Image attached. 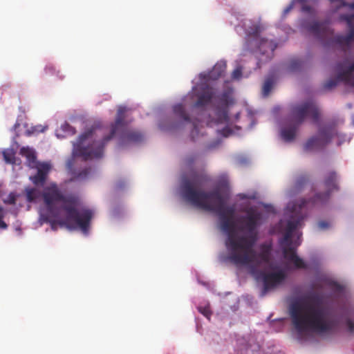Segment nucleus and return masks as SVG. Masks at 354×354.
Here are the masks:
<instances>
[{"label":"nucleus","mask_w":354,"mask_h":354,"mask_svg":"<svg viewBox=\"0 0 354 354\" xmlns=\"http://www.w3.org/2000/svg\"><path fill=\"white\" fill-rule=\"evenodd\" d=\"M209 180V177L203 174H196L190 178L184 180L181 186L182 196L194 206L214 212L218 216L221 228L227 235L225 246L229 252L228 260L236 266H246L252 261L259 264L270 261L271 245L261 244L259 253L254 250L257 241L256 229L261 218V214L250 209L244 218L245 225L240 227V230H246L249 234L237 236L234 221L236 212L234 205H225V200L218 189L211 192L201 189Z\"/></svg>","instance_id":"f257e3e1"},{"label":"nucleus","mask_w":354,"mask_h":354,"mask_svg":"<svg viewBox=\"0 0 354 354\" xmlns=\"http://www.w3.org/2000/svg\"><path fill=\"white\" fill-rule=\"evenodd\" d=\"M302 65V62L299 59H293L292 60L290 66V69L292 71H296L299 69Z\"/></svg>","instance_id":"c85d7f7f"},{"label":"nucleus","mask_w":354,"mask_h":354,"mask_svg":"<svg viewBox=\"0 0 354 354\" xmlns=\"http://www.w3.org/2000/svg\"><path fill=\"white\" fill-rule=\"evenodd\" d=\"M261 28L257 25H253L246 30V47L254 53L259 52L263 57L259 58V62H268L273 56L277 44L272 40H268L260 37Z\"/></svg>","instance_id":"423d86ee"},{"label":"nucleus","mask_w":354,"mask_h":354,"mask_svg":"<svg viewBox=\"0 0 354 354\" xmlns=\"http://www.w3.org/2000/svg\"><path fill=\"white\" fill-rule=\"evenodd\" d=\"M174 113L185 122H190L189 115L186 113L185 107L182 104H176L174 106Z\"/></svg>","instance_id":"412c9836"},{"label":"nucleus","mask_w":354,"mask_h":354,"mask_svg":"<svg viewBox=\"0 0 354 354\" xmlns=\"http://www.w3.org/2000/svg\"><path fill=\"white\" fill-rule=\"evenodd\" d=\"M324 185L326 191L324 193H317L313 198H301L295 203H290L287 206V210L291 213L290 218L288 221V230L285 239H290L291 233L297 227L301 226L304 219L306 217V211L319 204L326 203L333 192L338 191L337 174L334 171H328L324 178Z\"/></svg>","instance_id":"39448f33"},{"label":"nucleus","mask_w":354,"mask_h":354,"mask_svg":"<svg viewBox=\"0 0 354 354\" xmlns=\"http://www.w3.org/2000/svg\"><path fill=\"white\" fill-rule=\"evenodd\" d=\"M45 71L47 74H53L55 71V68L53 66L48 65L45 68Z\"/></svg>","instance_id":"e433bc0d"},{"label":"nucleus","mask_w":354,"mask_h":354,"mask_svg":"<svg viewBox=\"0 0 354 354\" xmlns=\"http://www.w3.org/2000/svg\"><path fill=\"white\" fill-rule=\"evenodd\" d=\"M339 82H344L346 84L352 86L351 84L347 83L345 80H340L337 75V78L330 79L328 81H326L324 86L326 89L329 90L335 87Z\"/></svg>","instance_id":"5701e85b"},{"label":"nucleus","mask_w":354,"mask_h":354,"mask_svg":"<svg viewBox=\"0 0 354 354\" xmlns=\"http://www.w3.org/2000/svg\"><path fill=\"white\" fill-rule=\"evenodd\" d=\"M201 93L198 95V100L194 104V107H203L210 103L214 93L212 88L208 85H202L200 87Z\"/></svg>","instance_id":"ddd939ff"},{"label":"nucleus","mask_w":354,"mask_h":354,"mask_svg":"<svg viewBox=\"0 0 354 354\" xmlns=\"http://www.w3.org/2000/svg\"><path fill=\"white\" fill-rule=\"evenodd\" d=\"M198 310L201 313L205 315L206 317L209 318L211 315V312L209 310V307H198Z\"/></svg>","instance_id":"473e14b6"},{"label":"nucleus","mask_w":354,"mask_h":354,"mask_svg":"<svg viewBox=\"0 0 354 354\" xmlns=\"http://www.w3.org/2000/svg\"><path fill=\"white\" fill-rule=\"evenodd\" d=\"M320 112L317 104L312 100L304 102L301 104L293 105L291 107V121L300 125L308 117L312 118L315 122L319 119Z\"/></svg>","instance_id":"1a4fd4ad"},{"label":"nucleus","mask_w":354,"mask_h":354,"mask_svg":"<svg viewBox=\"0 0 354 354\" xmlns=\"http://www.w3.org/2000/svg\"><path fill=\"white\" fill-rule=\"evenodd\" d=\"M299 125L294 123L293 125L290 127H284L281 132L282 138L286 142H290L293 140L296 136L297 128Z\"/></svg>","instance_id":"a211bd4d"},{"label":"nucleus","mask_w":354,"mask_h":354,"mask_svg":"<svg viewBox=\"0 0 354 354\" xmlns=\"http://www.w3.org/2000/svg\"><path fill=\"white\" fill-rule=\"evenodd\" d=\"M16 201L17 195L15 193L11 192L7 198L4 199V203L9 205H15L16 203Z\"/></svg>","instance_id":"cd10ccee"},{"label":"nucleus","mask_w":354,"mask_h":354,"mask_svg":"<svg viewBox=\"0 0 354 354\" xmlns=\"http://www.w3.org/2000/svg\"><path fill=\"white\" fill-rule=\"evenodd\" d=\"M304 303L294 302L290 313L292 324L300 334H328L337 326V322L330 310L323 306V297L312 292L306 297Z\"/></svg>","instance_id":"7ed1b4c3"},{"label":"nucleus","mask_w":354,"mask_h":354,"mask_svg":"<svg viewBox=\"0 0 354 354\" xmlns=\"http://www.w3.org/2000/svg\"><path fill=\"white\" fill-rule=\"evenodd\" d=\"M61 129L67 135H74L76 133L75 128L67 122H64L63 124H62Z\"/></svg>","instance_id":"b1692460"},{"label":"nucleus","mask_w":354,"mask_h":354,"mask_svg":"<svg viewBox=\"0 0 354 354\" xmlns=\"http://www.w3.org/2000/svg\"><path fill=\"white\" fill-rule=\"evenodd\" d=\"M41 127H39L40 128ZM46 128H41V129H39V127H37V129L36 131H39V132H44V130H45Z\"/></svg>","instance_id":"a19ab883"},{"label":"nucleus","mask_w":354,"mask_h":354,"mask_svg":"<svg viewBox=\"0 0 354 354\" xmlns=\"http://www.w3.org/2000/svg\"><path fill=\"white\" fill-rule=\"evenodd\" d=\"M342 7H348L350 9H352V10H354V2H352V3H348V2H346L344 0L342 1V3L339 4V6H338L335 9V12H337L340 8Z\"/></svg>","instance_id":"2f4dec72"},{"label":"nucleus","mask_w":354,"mask_h":354,"mask_svg":"<svg viewBox=\"0 0 354 354\" xmlns=\"http://www.w3.org/2000/svg\"><path fill=\"white\" fill-rule=\"evenodd\" d=\"M198 126L197 124L194 122H193V129L191 132V136L193 140H194L195 135H198Z\"/></svg>","instance_id":"f704fd0d"},{"label":"nucleus","mask_w":354,"mask_h":354,"mask_svg":"<svg viewBox=\"0 0 354 354\" xmlns=\"http://www.w3.org/2000/svg\"><path fill=\"white\" fill-rule=\"evenodd\" d=\"M292 8V4H290L288 6H287L284 10H283V13L284 15H286L288 14Z\"/></svg>","instance_id":"58836bf2"},{"label":"nucleus","mask_w":354,"mask_h":354,"mask_svg":"<svg viewBox=\"0 0 354 354\" xmlns=\"http://www.w3.org/2000/svg\"><path fill=\"white\" fill-rule=\"evenodd\" d=\"M341 69H342V66H341V64H338V65H337V70H338V71H340Z\"/></svg>","instance_id":"79ce46f5"},{"label":"nucleus","mask_w":354,"mask_h":354,"mask_svg":"<svg viewBox=\"0 0 354 354\" xmlns=\"http://www.w3.org/2000/svg\"><path fill=\"white\" fill-rule=\"evenodd\" d=\"M125 111L124 107L118 109L115 121L111 124L109 135L101 141L93 140L95 127L86 129L80 136L77 142H73L72 155L74 157H80L84 160L100 158L103 155L104 145L117 133L120 136L121 146L142 142L145 139L144 135L138 131L129 129L124 122Z\"/></svg>","instance_id":"20e7f679"},{"label":"nucleus","mask_w":354,"mask_h":354,"mask_svg":"<svg viewBox=\"0 0 354 354\" xmlns=\"http://www.w3.org/2000/svg\"><path fill=\"white\" fill-rule=\"evenodd\" d=\"M309 182V176L307 174H301L299 175L291 188L290 192L292 194H296L300 192L304 186Z\"/></svg>","instance_id":"dca6fc26"},{"label":"nucleus","mask_w":354,"mask_h":354,"mask_svg":"<svg viewBox=\"0 0 354 354\" xmlns=\"http://www.w3.org/2000/svg\"><path fill=\"white\" fill-rule=\"evenodd\" d=\"M308 30L319 39H324L333 34L326 22L313 21L308 27Z\"/></svg>","instance_id":"f8f14e48"},{"label":"nucleus","mask_w":354,"mask_h":354,"mask_svg":"<svg viewBox=\"0 0 354 354\" xmlns=\"http://www.w3.org/2000/svg\"><path fill=\"white\" fill-rule=\"evenodd\" d=\"M334 287H335V290H337V291L341 292V291L343 290V287L341 285L338 284V283H334Z\"/></svg>","instance_id":"ea45409f"},{"label":"nucleus","mask_w":354,"mask_h":354,"mask_svg":"<svg viewBox=\"0 0 354 354\" xmlns=\"http://www.w3.org/2000/svg\"><path fill=\"white\" fill-rule=\"evenodd\" d=\"M218 100L221 102V103L225 106H227L229 104L231 103V98L230 97V94L228 92H223L219 97Z\"/></svg>","instance_id":"393cba45"},{"label":"nucleus","mask_w":354,"mask_h":354,"mask_svg":"<svg viewBox=\"0 0 354 354\" xmlns=\"http://www.w3.org/2000/svg\"><path fill=\"white\" fill-rule=\"evenodd\" d=\"M42 196L46 207V213L40 214L42 222L49 223L54 231L59 225L68 229L78 227L83 233H88L93 217L91 209H77L73 200L64 196L55 183L45 188Z\"/></svg>","instance_id":"f03ea898"},{"label":"nucleus","mask_w":354,"mask_h":354,"mask_svg":"<svg viewBox=\"0 0 354 354\" xmlns=\"http://www.w3.org/2000/svg\"><path fill=\"white\" fill-rule=\"evenodd\" d=\"M226 67L227 65L225 62H220L216 63L210 72V77L214 80H216L221 77L225 73Z\"/></svg>","instance_id":"6ab92c4d"},{"label":"nucleus","mask_w":354,"mask_h":354,"mask_svg":"<svg viewBox=\"0 0 354 354\" xmlns=\"http://www.w3.org/2000/svg\"><path fill=\"white\" fill-rule=\"evenodd\" d=\"M231 133H232V130L229 128L226 127V128H223L222 129V134L225 137L228 136Z\"/></svg>","instance_id":"4c0bfd02"},{"label":"nucleus","mask_w":354,"mask_h":354,"mask_svg":"<svg viewBox=\"0 0 354 354\" xmlns=\"http://www.w3.org/2000/svg\"><path fill=\"white\" fill-rule=\"evenodd\" d=\"M5 212L3 207H0V229L6 230L8 227L7 224L3 221Z\"/></svg>","instance_id":"7c9ffc66"},{"label":"nucleus","mask_w":354,"mask_h":354,"mask_svg":"<svg viewBox=\"0 0 354 354\" xmlns=\"http://www.w3.org/2000/svg\"><path fill=\"white\" fill-rule=\"evenodd\" d=\"M296 229H295L292 232H293ZM288 230V225H286V232L283 238V241L286 243H288V245L287 247H284L283 248V257L290 262H292L295 267L298 269H306L307 268L306 264L304 261L299 257L297 254L295 248L290 246L291 244V239L288 240L285 239V236ZM292 233H291L292 238Z\"/></svg>","instance_id":"9b49d317"},{"label":"nucleus","mask_w":354,"mask_h":354,"mask_svg":"<svg viewBox=\"0 0 354 354\" xmlns=\"http://www.w3.org/2000/svg\"><path fill=\"white\" fill-rule=\"evenodd\" d=\"M91 169L90 167H86L82 171L78 173L76 178L80 180L86 179L89 174H91Z\"/></svg>","instance_id":"bb28decb"},{"label":"nucleus","mask_w":354,"mask_h":354,"mask_svg":"<svg viewBox=\"0 0 354 354\" xmlns=\"http://www.w3.org/2000/svg\"><path fill=\"white\" fill-rule=\"evenodd\" d=\"M19 153L26 158L28 167L33 168L36 166L37 157L35 151L32 149L28 147H23L20 149Z\"/></svg>","instance_id":"2eb2a0df"},{"label":"nucleus","mask_w":354,"mask_h":354,"mask_svg":"<svg viewBox=\"0 0 354 354\" xmlns=\"http://www.w3.org/2000/svg\"><path fill=\"white\" fill-rule=\"evenodd\" d=\"M50 169L48 164L42 163L37 167V174L30 177V180L36 186H43L45 184L48 174Z\"/></svg>","instance_id":"4468645a"},{"label":"nucleus","mask_w":354,"mask_h":354,"mask_svg":"<svg viewBox=\"0 0 354 354\" xmlns=\"http://www.w3.org/2000/svg\"><path fill=\"white\" fill-rule=\"evenodd\" d=\"M242 76L241 67H237L232 73V78L233 80H239Z\"/></svg>","instance_id":"c756f323"},{"label":"nucleus","mask_w":354,"mask_h":354,"mask_svg":"<svg viewBox=\"0 0 354 354\" xmlns=\"http://www.w3.org/2000/svg\"><path fill=\"white\" fill-rule=\"evenodd\" d=\"M336 134L334 125H328L319 129L318 136L309 138L304 145V150L306 152L318 151L328 144Z\"/></svg>","instance_id":"9d476101"},{"label":"nucleus","mask_w":354,"mask_h":354,"mask_svg":"<svg viewBox=\"0 0 354 354\" xmlns=\"http://www.w3.org/2000/svg\"><path fill=\"white\" fill-rule=\"evenodd\" d=\"M3 156L6 162L10 164L15 163V153H13L12 151H3Z\"/></svg>","instance_id":"a878e982"},{"label":"nucleus","mask_w":354,"mask_h":354,"mask_svg":"<svg viewBox=\"0 0 354 354\" xmlns=\"http://www.w3.org/2000/svg\"><path fill=\"white\" fill-rule=\"evenodd\" d=\"M223 116H224V118H225V119H227V113H226L225 112V113H223Z\"/></svg>","instance_id":"37998d69"},{"label":"nucleus","mask_w":354,"mask_h":354,"mask_svg":"<svg viewBox=\"0 0 354 354\" xmlns=\"http://www.w3.org/2000/svg\"><path fill=\"white\" fill-rule=\"evenodd\" d=\"M270 262H261L258 263L257 261H252L248 266H250V272L254 276L256 279L262 280L263 283V288L261 292V296H264L266 292L272 288H276L277 286L282 283L286 278V273L280 270L274 272H266L264 270H261L259 268L262 264H267Z\"/></svg>","instance_id":"0eeeda50"},{"label":"nucleus","mask_w":354,"mask_h":354,"mask_svg":"<svg viewBox=\"0 0 354 354\" xmlns=\"http://www.w3.org/2000/svg\"><path fill=\"white\" fill-rule=\"evenodd\" d=\"M26 200L29 203L35 202L41 196V192L36 188H26Z\"/></svg>","instance_id":"aec40b11"},{"label":"nucleus","mask_w":354,"mask_h":354,"mask_svg":"<svg viewBox=\"0 0 354 354\" xmlns=\"http://www.w3.org/2000/svg\"><path fill=\"white\" fill-rule=\"evenodd\" d=\"M340 21H345L349 28L346 35L337 34L331 37L328 45L338 48L343 52L351 49L352 43L354 42V14H342L339 17Z\"/></svg>","instance_id":"6e6552de"},{"label":"nucleus","mask_w":354,"mask_h":354,"mask_svg":"<svg viewBox=\"0 0 354 354\" xmlns=\"http://www.w3.org/2000/svg\"><path fill=\"white\" fill-rule=\"evenodd\" d=\"M317 225L321 230H325L329 227V223L324 221H319Z\"/></svg>","instance_id":"c9c22d12"},{"label":"nucleus","mask_w":354,"mask_h":354,"mask_svg":"<svg viewBox=\"0 0 354 354\" xmlns=\"http://www.w3.org/2000/svg\"><path fill=\"white\" fill-rule=\"evenodd\" d=\"M274 84V80L272 77H268L263 84V95L264 96H268L272 88V86Z\"/></svg>","instance_id":"4be33fe9"},{"label":"nucleus","mask_w":354,"mask_h":354,"mask_svg":"<svg viewBox=\"0 0 354 354\" xmlns=\"http://www.w3.org/2000/svg\"><path fill=\"white\" fill-rule=\"evenodd\" d=\"M347 330L350 333H354V322L351 319H348L346 322Z\"/></svg>","instance_id":"72a5a7b5"},{"label":"nucleus","mask_w":354,"mask_h":354,"mask_svg":"<svg viewBox=\"0 0 354 354\" xmlns=\"http://www.w3.org/2000/svg\"><path fill=\"white\" fill-rule=\"evenodd\" d=\"M354 62L348 68L338 73V77L354 86Z\"/></svg>","instance_id":"f3484780"}]
</instances>
